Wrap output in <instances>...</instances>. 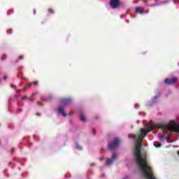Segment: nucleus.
Segmentation results:
<instances>
[{
	"label": "nucleus",
	"instance_id": "nucleus-1",
	"mask_svg": "<svg viewBox=\"0 0 179 179\" xmlns=\"http://www.w3.org/2000/svg\"><path fill=\"white\" fill-rule=\"evenodd\" d=\"M118 145H120V139L117 137H115L113 141L108 144V148L110 150H115L118 148Z\"/></svg>",
	"mask_w": 179,
	"mask_h": 179
},
{
	"label": "nucleus",
	"instance_id": "nucleus-2",
	"mask_svg": "<svg viewBox=\"0 0 179 179\" xmlns=\"http://www.w3.org/2000/svg\"><path fill=\"white\" fill-rule=\"evenodd\" d=\"M120 3L121 2L120 1V0H110V1L109 2V5L110 8H112V9H117V8L120 6Z\"/></svg>",
	"mask_w": 179,
	"mask_h": 179
},
{
	"label": "nucleus",
	"instance_id": "nucleus-3",
	"mask_svg": "<svg viewBox=\"0 0 179 179\" xmlns=\"http://www.w3.org/2000/svg\"><path fill=\"white\" fill-rule=\"evenodd\" d=\"M177 80H178V78L177 77H173L172 78H166L164 80V83L166 85H174V83H177Z\"/></svg>",
	"mask_w": 179,
	"mask_h": 179
},
{
	"label": "nucleus",
	"instance_id": "nucleus-4",
	"mask_svg": "<svg viewBox=\"0 0 179 179\" xmlns=\"http://www.w3.org/2000/svg\"><path fill=\"white\" fill-rule=\"evenodd\" d=\"M60 103L64 106H67L72 103V100L71 99H61Z\"/></svg>",
	"mask_w": 179,
	"mask_h": 179
},
{
	"label": "nucleus",
	"instance_id": "nucleus-5",
	"mask_svg": "<svg viewBox=\"0 0 179 179\" xmlns=\"http://www.w3.org/2000/svg\"><path fill=\"white\" fill-rule=\"evenodd\" d=\"M58 111L59 114H61L63 117H66V115H68L66 114V112H65V110L63 109V108H59Z\"/></svg>",
	"mask_w": 179,
	"mask_h": 179
},
{
	"label": "nucleus",
	"instance_id": "nucleus-6",
	"mask_svg": "<svg viewBox=\"0 0 179 179\" xmlns=\"http://www.w3.org/2000/svg\"><path fill=\"white\" fill-rule=\"evenodd\" d=\"M135 10L136 13H140L141 15L143 14V9H142L141 7H136Z\"/></svg>",
	"mask_w": 179,
	"mask_h": 179
},
{
	"label": "nucleus",
	"instance_id": "nucleus-7",
	"mask_svg": "<svg viewBox=\"0 0 179 179\" xmlns=\"http://www.w3.org/2000/svg\"><path fill=\"white\" fill-rule=\"evenodd\" d=\"M80 120L83 122H86V117H85L83 113H80Z\"/></svg>",
	"mask_w": 179,
	"mask_h": 179
},
{
	"label": "nucleus",
	"instance_id": "nucleus-8",
	"mask_svg": "<svg viewBox=\"0 0 179 179\" xmlns=\"http://www.w3.org/2000/svg\"><path fill=\"white\" fill-rule=\"evenodd\" d=\"M139 1H143L145 6H150V8H153V6H155V4H149V3H148V0H139Z\"/></svg>",
	"mask_w": 179,
	"mask_h": 179
},
{
	"label": "nucleus",
	"instance_id": "nucleus-9",
	"mask_svg": "<svg viewBox=\"0 0 179 179\" xmlns=\"http://www.w3.org/2000/svg\"><path fill=\"white\" fill-rule=\"evenodd\" d=\"M113 162L114 161L113 159H108L106 161V166H110V165L113 164Z\"/></svg>",
	"mask_w": 179,
	"mask_h": 179
},
{
	"label": "nucleus",
	"instance_id": "nucleus-10",
	"mask_svg": "<svg viewBox=\"0 0 179 179\" xmlns=\"http://www.w3.org/2000/svg\"><path fill=\"white\" fill-rule=\"evenodd\" d=\"M166 3H169V1H159V5H166Z\"/></svg>",
	"mask_w": 179,
	"mask_h": 179
},
{
	"label": "nucleus",
	"instance_id": "nucleus-11",
	"mask_svg": "<svg viewBox=\"0 0 179 179\" xmlns=\"http://www.w3.org/2000/svg\"><path fill=\"white\" fill-rule=\"evenodd\" d=\"M76 149H78V150H82V147H80V145H79V144H76Z\"/></svg>",
	"mask_w": 179,
	"mask_h": 179
},
{
	"label": "nucleus",
	"instance_id": "nucleus-12",
	"mask_svg": "<svg viewBox=\"0 0 179 179\" xmlns=\"http://www.w3.org/2000/svg\"><path fill=\"white\" fill-rule=\"evenodd\" d=\"M115 159H117V155H115V153H113L112 155V158L111 159L114 161Z\"/></svg>",
	"mask_w": 179,
	"mask_h": 179
},
{
	"label": "nucleus",
	"instance_id": "nucleus-13",
	"mask_svg": "<svg viewBox=\"0 0 179 179\" xmlns=\"http://www.w3.org/2000/svg\"><path fill=\"white\" fill-rule=\"evenodd\" d=\"M48 10L50 14L54 13V10H52V8H49Z\"/></svg>",
	"mask_w": 179,
	"mask_h": 179
},
{
	"label": "nucleus",
	"instance_id": "nucleus-14",
	"mask_svg": "<svg viewBox=\"0 0 179 179\" xmlns=\"http://www.w3.org/2000/svg\"><path fill=\"white\" fill-rule=\"evenodd\" d=\"M34 86H38V81H34L33 83Z\"/></svg>",
	"mask_w": 179,
	"mask_h": 179
},
{
	"label": "nucleus",
	"instance_id": "nucleus-15",
	"mask_svg": "<svg viewBox=\"0 0 179 179\" xmlns=\"http://www.w3.org/2000/svg\"><path fill=\"white\" fill-rule=\"evenodd\" d=\"M32 85H33V83H28L27 84V86H28L29 87H30V86H32Z\"/></svg>",
	"mask_w": 179,
	"mask_h": 179
},
{
	"label": "nucleus",
	"instance_id": "nucleus-16",
	"mask_svg": "<svg viewBox=\"0 0 179 179\" xmlns=\"http://www.w3.org/2000/svg\"><path fill=\"white\" fill-rule=\"evenodd\" d=\"M3 59H6V57H5V56H4V57H1V60L3 61Z\"/></svg>",
	"mask_w": 179,
	"mask_h": 179
},
{
	"label": "nucleus",
	"instance_id": "nucleus-17",
	"mask_svg": "<svg viewBox=\"0 0 179 179\" xmlns=\"http://www.w3.org/2000/svg\"><path fill=\"white\" fill-rule=\"evenodd\" d=\"M19 59H23V56H22V55L20 56V57H19Z\"/></svg>",
	"mask_w": 179,
	"mask_h": 179
},
{
	"label": "nucleus",
	"instance_id": "nucleus-18",
	"mask_svg": "<svg viewBox=\"0 0 179 179\" xmlns=\"http://www.w3.org/2000/svg\"><path fill=\"white\" fill-rule=\"evenodd\" d=\"M10 87H15V85H10Z\"/></svg>",
	"mask_w": 179,
	"mask_h": 179
},
{
	"label": "nucleus",
	"instance_id": "nucleus-19",
	"mask_svg": "<svg viewBox=\"0 0 179 179\" xmlns=\"http://www.w3.org/2000/svg\"><path fill=\"white\" fill-rule=\"evenodd\" d=\"M173 2H178V0H173Z\"/></svg>",
	"mask_w": 179,
	"mask_h": 179
},
{
	"label": "nucleus",
	"instance_id": "nucleus-20",
	"mask_svg": "<svg viewBox=\"0 0 179 179\" xmlns=\"http://www.w3.org/2000/svg\"><path fill=\"white\" fill-rule=\"evenodd\" d=\"M34 15H36V10H34Z\"/></svg>",
	"mask_w": 179,
	"mask_h": 179
},
{
	"label": "nucleus",
	"instance_id": "nucleus-21",
	"mask_svg": "<svg viewBox=\"0 0 179 179\" xmlns=\"http://www.w3.org/2000/svg\"><path fill=\"white\" fill-rule=\"evenodd\" d=\"M155 146H156V148H159V146H160V144H159V145H155Z\"/></svg>",
	"mask_w": 179,
	"mask_h": 179
},
{
	"label": "nucleus",
	"instance_id": "nucleus-22",
	"mask_svg": "<svg viewBox=\"0 0 179 179\" xmlns=\"http://www.w3.org/2000/svg\"><path fill=\"white\" fill-rule=\"evenodd\" d=\"M4 80H6V76H4Z\"/></svg>",
	"mask_w": 179,
	"mask_h": 179
},
{
	"label": "nucleus",
	"instance_id": "nucleus-23",
	"mask_svg": "<svg viewBox=\"0 0 179 179\" xmlns=\"http://www.w3.org/2000/svg\"><path fill=\"white\" fill-rule=\"evenodd\" d=\"M38 106H40V102H38Z\"/></svg>",
	"mask_w": 179,
	"mask_h": 179
},
{
	"label": "nucleus",
	"instance_id": "nucleus-24",
	"mask_svg": "<svg viewBox=\"0 0 179 179\" xmlns=\"http://www.w3.org/2000/svg\"><path fill=\"white\" fill-rule=\"evenodd\" d=\"M22 100H24V97H22Z\"/></svg>",
	"mask_w": 179,
	"mask_h": 179
},
{
	"label": "nucleus",
	"instance_id": "nucleus-25",
	"mask_svg": "<svg viewBox=\"0 0 179 179\" xmlns=\"http://www.w3.org/2000/svg\"><path fill=\"white\" fill-rule=\"evenodd\" d=\"M101 160H103V158H101Z\"/></svg>",
	"mask_w": 179,
	"mask_h": 179
},
{
	"label": "nucleus",
	"instance_id": "nucleus-26",
	"mask_svg": "<svg viewBox=\"0 0 179 179\" xmlns=\"http://www.w3.org/2000/svg\"><path fill=\"white\" fill-rule=\"evenodd\" d=\"M0 83H1V79H0Z\"/></svg>",
	"mask_w": 179,
	"mask_h": 179
},
{
	"label": "nucleus",
	"instance_id": "nucleus-27",
	"mask_svg": "<svg viewBox=\"0 0 179 179\" xmlns=\"http://www.w3.org/2000/svg\"><path fill=\"white\" fill-rule=\"evenodd\" d=\"M156 1H157V0H155Z\"/></svg>",
	"mask_w": 179,
	"mask_h": 179
}]
</instances>
